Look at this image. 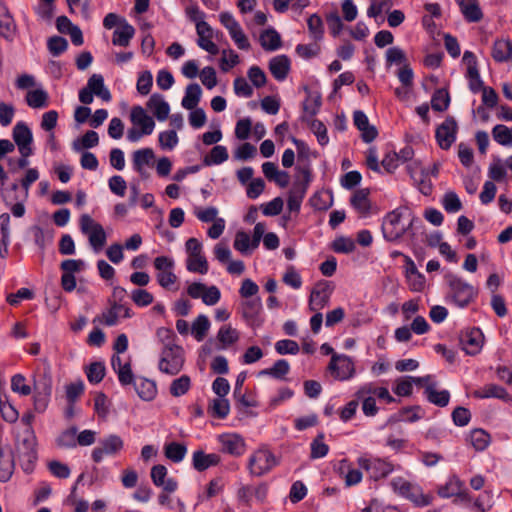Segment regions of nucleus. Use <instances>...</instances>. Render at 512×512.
<instances>
[{
	"label": "nucleus",
	"mask_w": 512,
	"mask_h": 512,
	"mask_svg": "<svg viewBox=\"0 0 512 512\" xmlns=\"http://www.w3.org/2000/svg\"><path fill=\"white\" fill-rule=\"evenodd\" d=\"M405 278L411 291L422 292L425 289V276L418 271L414 261L408 256L405 257Z\"/></svg>",
	"instance_id": "nucleus-19"
},
{
	"label": "nucleus",
	"mask_w": 512,
	"mask_h": 512,
	"mask_svg": "<svg viewBox=\"0 0 512 512\" xmlns=\"http://www.w3.org/2000/svg\"><path fill=\"white\" fill-rule=\"evenodd\" d=\"M239 339V331L233 328L231 325H223L218 330L217 340L220 343V349H228L232 345L236 344Z\"/></svg>",
	"instance_id": "nucleus-36"
},
{
	"label": "nucleus",
	"mask_w": 512,
	"mask_h": 512,
	"mask_svg": "<svg viewBox=\"0 0 512 512\" xmlns=\"http://www.w3.org/2000/svg\"><path fill=\"white\" fill-rule=\"evenodd\" d=\"M133 384L136 393L141 399L150 401L156 396L157 389L154 381L146 378H138L135 379Z\"/></svg>",
	"instance_id": "nucleus-40"
},
{
	"label": "nucleus",
	"mask_w": 512,
	"mask_h": 512,
	"mask_svg": "<svg viewBox=\"0 0 512 512\" xmlns=\"http://www.w3.org/2000/svg\"><path fill=\"white\" fill-rule=\"evenodd\" d=\"M157 338L163 344L159 369L167 374L178 373L183 364V349L175 343L173 330L161 327L156 332Z\"/></svg>",
	"instance_id": "nucleus-2"
},
{
	"label": "nucleus",
	"mask_w": 512,
	"mask_h": 512,
	"mask_svg": "<svg viewBox=\"0 0 512 512\" xmlns=\"http://www.w3.org/2000/svg\"><path fill=\"white\" fill-rule=\"evenodd\" d=\"M219 21L239 50L249 51L251 49L248 36L238 20L230 12H221L219 14Z\"/></svg>",
	"instance_id": "nucleus-7"
},
{
	"label": "nucleus",
	"mask_w": 512,
	"mask_h": 512,
	"mask_svg": "<svg viewBox=\"0 0 512 512\" xmlns=\"http://www.w3.org/2000/svg\"><path fill=\"white\" fill-rule=\"evenodd\" d=\"M220 452L232 457H241L247 451L245 438L236 432H223L216 436Z\"/></svg>",
	"instance_id": "nucleus-10"
},
{
	"label": "nucleus",
	"mask_w": 512,
	"mask_h": 512,
	"mask_svg": "<svg viewBox=\"0 0 512 512\" xmlns=\"http://www.w3.org/2000/svg\"><path fill=\"white\" fill-rule=\"evenodd\" d=\"M147 108L159 120L164 121L167 119L170 111L169 104L164 100L160 94H153L147 102Z\"/></svg>",
	"instance_id": "nucleus-32"
},
{
	"label": "nucleus",
	"mask_w": 512,
	"mask_h": 512,
	"mask_svg": "<svg viewBox=\"0 0 512 512\" xmlns=\"http://www.w3.org/2000/svg\"><path fill=\"white\" fill-rule=\"evenodd\" d=\"M131 122L134 125L140 126L145 135H150L155 127L153 118L147 115L146 111L141 106H135L130 114Z\"/></svg>",
	"instance_id": "nucleus-29"
},
{
	"label": "nucleus",
	"mask_w": 512,
	"mask_h": 512,
	"mask_svg": "<svg viewBox=\"0 0 512 512\" xmlns=\"http://www.w3.org/2000/svg\"><path fill=\"white\" fill-rule=\"evenodd\" d=\"M328 371L338 381L350 380L356 374L353 359L345 354H333L328 364Z\"/></svg>",
	"instance_id": "nucleus-11"
},
{
	"label": "nucleus",
	"mask_w": 512,
	"mask_h": 512,
	"mask_svg": "<svg viewBox=\"0 0 512 512\" xmlns=\"http://www.w3.org/2000/svg\"><path fill=\"white\" fill-rule=\"evenodd\" d=\"M98 143V133L93 130H89L80 139L75 140L72 146L75 151H80L82 149L93 148L97 146Z\"/></svg>",
	"instance_id": "nucleus-52"
},
{
	"label": "nucleus",
	"mask_w": 512,
	"mask_h": 512,
	"mask_svg": "<svg viewBox=\"0 0 512 512\" xmlns=\"http://www.w3.org/2000/svg\"><path fill=\"white\" fill-rule=\"evenodd\" d=\"M357 464L375 481L387 477L394 470V465L388 459L374 457L370 454L360 456L357 459Z\"/></svg>",
	"instance_id": "nucleus-6"
},
{
	"label": "nucleus",
	"mask_w": 512,
	"mask_h": 512,
	"mask_svg": "<svg viewBox=\"0 0 512 512\" xmlns=\"http://www.w3.org/2000/svg\"><path fill=\"white\" fill-rule=\"evenodd\" d=\"M484 334L480 328L473 327L465 330L460 337V344L466 354L474 356L481 352L484 345Z\"/></svg>",
	"instance_id": "nucleus-16"
},
{
	"label": "nucleus",
	"mask_w": 512,
	"mask_h": 512,
	"mask_svg": "<svg viewBox=\"0 0 512 512\" xmlns=\"http://www.w3.org/2000/svg\"><path fill=\"white\" fill-rule=\"evenodd\" d=\"M154 159V152L151 148H143L136 150L133 153V168L140 174L141 177L148 176L145 166H149Z\"/></svg>",
	"instance_id": "nucleus-31"
},
{
	"label": "nucleus",
	"mask_w": 512,
	"mask_h": 512,
	"mask_svg": "<svg viewBox=\"0 0 512 512\" xmlns=\"http://www.w3.org/2000/svg\"><path fill=\"white\" fill-rule=\"evenodd\" d=\"M77 428L71 427L63 431L60 436L56 439V443L62 448H74L77 445Z\"/></svg>",
	"instance_id": "nucleus-62"
},
{
	"label": "nucleus",
	"mask_w": 512,
	"mask_h": 512,
	"mask_svg": "<svg viewBox=\"0 0 512 512\" xmlns=\"http://www.w3.org/2000/svg\"><path fill=\"white\" fill-rule=\"evenodd\" d=\"M317 42L318 41L309 44H298L295 48L297 55L305 60H309L318 56L321 48Z\"/></svg>",
	"instance_id": "nucleus-61"
},
{
	"label": "nucleus",
	"mask_w": 512,
	"mask_h": 512,
	"mask_svg": "<svg viewBox=\"0 0 512 512\" xmlns=\"http://www.w3.org/2000/svg\"><path fill=\"white\" fill-rule=\"evenodd\" d=\"M282 281L295 290L302 286V277L293 265L287 266Z\"/></svg>",
	"instance_id": "nucleus-60"
},
{
	"label": "nucleus",
	"mask_w": 512,
	"mask_h": 512,
	"mask_svg": "<svg viewBox=\"0 0 512 512\" xmlns=\"http://www.w3.org/2000/svg\"><path fill=\"white\" fill-rule=\"evenodd\" d=\"M353 122L357 129L361 132V138L364 142L370 143L378 136L377 129L370 125L367 115L360 110L353 114Z\"/></svg>",
	"instance_id": "nucleus-25"
},
{
	"label": "nucleus",
	"mask_w": 512,
	"mask_h": 512,
	"mask_svg": "<svg viewBox=\"0 0 512 512\" xmlns=\"http://www.w3.org/2000/svg\"><path fill=\"white\" fill-rule=\"evenodd\" d=\"M240 63V56L233 49H223L219 60V67L222 72H229Z\"/></svg>",
	"instance_id": "nucleus-47"
},
{
	"label": "nucleus",
	"mask_w": 512,
	"mask_h": 512,
	"mask_svg": "<svg viewBox=\"0 0 512 512\" xmlns=\"http://www.w3.org/2000/svg\"><path fill=\"white\" fill-rule=\"evenodd\" d=\"M220 456L216 453L206 454L202 451L194 452V469L203 471L209 467L218 465Z\"/></svg>",
	"instance_id": "nucleus-43"
},
{
	"label": "nucleus",
	"mask_w": 512,
	"mask_h": 512,
	"mask_svg": "<svg viewBox=\"0 0 512 512\" xmlns=\"http://www.w3.org/2000/svg\"><path fill=\"white\" fill-rule=\"evenodd\" d=\"M456 131L457 124L454 119L448 118L446 119L437 129H436V140L440 148L447 150L451 147V145L456 140Z\"/></svg>",
	"instance_id": "nucleus-18"
},
{
	"label": "nucleus",
	"mask_w": 512,
	"mask_h": 512,
	"mask_svg": "<svg viewBox=\"0 0 512 512\" xmlns=\"http://www.w3.org/2000/svg\"><path fill=\"white\" fill-rule=\"evenodd\" d=\"M52 393V377L45 372L34 382V408L37 412H44L48 406Z\"/></svg>",
	"instance_id": "nucleus-14"
},
{
	"label": "nucleus",
	"mask_w": 512,
	"mask_h": 512,
	"mask_svg": "<svg viewBox=\"0 0 512 512\" xmlns=\"http://www.w3.org/2000/svg\"><path fill=\"white\" fill-rule=\"evenodd\" d=\"M120 310H124V318L132 317L131 309L117 302H111V307L107 311L102 313V322L107 326H114L118 322Z\"/></svg>",
	"instance_id": "nucleus-34"
},
{
	"label": "nucleus",
	"mask_w": 512,
	"mask_h": 512,
	"mask_svg": "<svg viewBox=\"0 0 512 512\" xmlns=\"http://www.w3.org/2000/svg\"><path fill=\"white\" fill-rule=\"evenodd\" d=\"M196 217L203 223H211L207 229V236L211 239H218L224 232L226 221L218 216L216 207L198 208L194 211Z\"/></svg>",
	"instance_id": "nucleus-13"
},
{
	"label": "nucleus",
	"mask_w": 512,
	"mask_h": 512,
	"mask_svg": "<svg viewBox=\"0 0 512 512\" xmlns=\"http://www.w3.org/2000/svg\"><path fill=\"white\" fill-rule=\"evenodd\" d=\"M277 464L275 455L266 447L255 450L248 459V470L253 476H262Z\"/></svg>",
	"instance_id": "nucleus-9"
},
{
	"label": "nucleus",
	"mask_w": 512,
	"mask_h": 512,
	"mask_svg": "<svg viewBox=\"0 0 512 512\" xmlns=\"http://www.w3.org/2000/svg\"><path fill=\"white\" fill-rule=\"evenodd\" d=\"M48 93L43 89L28 91L26 95L27 105L33 109H41L48 106Z\"/></svg>",
	"instance_id": "nucleus-45"
},
{
	"label": "nucleus",
	"mask_w": 512,
	"mask_h": 512,
	"mask_svg": "<svg viewBox=\"0 0 512 512\" xmlns=\"http://www.w3.org/2000/svg\"><path fill=\"white\" fill-rule=\"evenodd\" d=\"M210 409L213 417L224 419L230 412L229 401L225 398L218 397L212 401Z\"/></svg>",
	"instance_id": "nucleus-58"
},
{
	"label": "nucleus",
	"mask_w": 512,
	"mask_h": 512,
	"mask_svg": "<svg viewBox=\"0 0 512 512\" xmlns=\"http://www.w3.org/2000/svg\"><path fill=\"white\" fill-rule=\"evenodd\" d=\"M476 398L486 399V398H497L503 400L505 402H510L512 400L510 394L507 392L505 388L497 384H487L474 392Z\"/></svg>",
	"instance_id": "nucleus-30"
},
{
	"label": "nucleus",
	"mask_w": 512,
	"mask_h": 512,
	"mask_svg": "<svg viewBox=\"0 0 512 512\" xmlns=\"http://www.w3.org/2000/svg\"><path fill=\"white\" fill-rule=\"evenodd\" d=\"M331 248L336 253L349 254L356 249V244L351 237L340 236L332 242Z\"/></svg>",
	"instance_id": "nucleus-57"
},
{
	"label": "nucleus",
	"mask_w": 512,
	"mask_h": 512,
	"mask_svg": "<svg viewBox=\"0 0 512 512\" xmlns=\"http://www.w3.org/2000/svg\"><path fill=\"white\" fill-rule=\"evenodd\" d=\"M491 57L496 63L512 61V41L509 38H496L491 47Z\"/></svg>",
	"instance_id": "nucleus-23"
},
{
	"label": "nucleus",
	"mask_w": 512,
	"mask_h": 512,
	"mask_svg": "<svg viewBox=\"0 0 512 512\" xmlns=\"http://www.w3.org/2000/svg\"><path fill=\"white\" fill-rule=\"evenodd\" d=\"M369 194L368 189H358L351 196L350 204L360 217H367L370 214L371 201Z\"/></svg>",
	"instance_id": "nucleus-26"
},
{
	"label": "nucleus",
	"mask_w": 512,
	"mask_h": 512,
	"mask_svg": "<svg viewBox=\"0 0 512 512\" xmlns=\"http://www.w3.org/2000/svg\"><path fill=\"white\" fill-rule=\"evenodd\" d=\"M261 309L262 304L260 299H249L244 301L242 304L243 316L251 323L258 320Z\"/></svg>",
	"instance_id": "nucleus-49"
},
{
	"label": "nucleus",
	"mask_w": 512,
	"mask_h": 512,
	"mask_svg": "<svg viewBox=\"0 0 512 512\" xmlns=\"http://www.w3.org/2000/svg\"><path fill=\"white\" fill-rule=\"evenodd\" d=\"M458 4L464 19L469 23L480 22L483 18V12L478 0H455Z\"/></svg>",
	"instance_id": "nucleus-28"
},
{
	"label": "nucleus",
	"mask_w": 512,
	"mask_h": 512,
	"mask_svg": "<svg viewBox=\"0 0 512 512\" xmlns=\"http://www.w3.org/2000/svg\"><path fill=\"white\" fill-rule=\"evenodd\" d=\"M210 326L211 323L207 316L198 315L194 320V338L197 341H202L206 337Z\"/></svg>",
	"instance_id": "nucleus-59"
},
{
	"label": "nucleus",
	"mask_w": 512,
	"mask_h": 512,
	"mask_svg": "<svg viewBox=\"0 0 512 512\" xmlns=\"http://www.w3.org/2000/svg\"><path fill=\"white\" fill-rule=\"evenodd\" d=\"M135 29L127 22L122 21V25L118 27L112 37V43L116 46L127 47L130 44L131 39L134 37Z\"/></svg>",
	"instance_id": "nucleus-35"
},
{
	"label": "nucleus",
	"mask_w": 512,
	"mask_h": 512,
	"mask_svg": "<svg viewBox=\"0 0 512 512\" xmlns=\"http://www.w3.org/2000/svg\"><path fill=\"white\" fill-rule=\"evenodd\" d=\"M409 64L405 51L399 46L389 47L385 52V65L390 68L393 65L400 67Z\"/></svg>",
	"instance_id": "nucleus-42"
},
{
	"label": "nucleus",
	"mask_w": 512,
	"mask_h": 512,
	"mask_svg": "<svg viewBox=\"0 0 512 512\" xmlns=\"http://www.w3.org/2000/svg\"><path fill=\"white\" fill-rule=\"evenodd\" d=\"M167 468L164 465L158 464L151 468V479L154 485L162 487L164 491L172 493L177 489L175 480L168 478Z\"/></svg>",
	"instance_id": "nucleus-27"
},
{
	"label": "nucleus",
	"mask_w": 512,
	"mask_h": 512,
	"mask_svg": "<svg viewBox=\"0 0 512 512\" xmlns=\"http://www.w3.org/2000/svg\"><path fill=\"white\" fill-rule=\"evenodd\" d=\"M416 377L406 376L395 380L393 392L400 397H408L413 392Z\"/></svg>",
	"instance_id": "nucleus-51"
},
{
	"label": "nucleus",
	"mask_w": 512,
	"mask_h": 512,
	"mask_svg": "<svg viewBox=\"0 0 512 512\" xmlns=\"http://www.w3.org/2000/svg\"><path fill=\"white\" fill-rule=\"evenodd\" d=\"M414 381L415 385L424 389V395L430 403L438 407H445L448 405L450 400L449 391L438 390L437 384L432 376L427 375L422 378H415Z\"/></svg>",
	"instance_id": "nucleus-12"
},
{
	"label": "nucleus",
	"mask_w": 512,
	"mask_h": 512,
	"mask_svg": "<svg viewBox=\"0 0 512 512\" xmlns=\"http://www.w3.org/2000/svg\"><path fill=\"white\" fill-rule=\"evenodd\" d=\"M228 157V150L225 146L215 145L203 156V165L207 167L220 165L227 161Z\"/></svg>",
	"instance_id": "nucleus-41"
},
{
	"label": "nucleus",
	"mask_w": 512,
	"mask_h": 512,
	"mask_svg": "<svg viewBox=\"0 0 512 512\" xmlns=\"http://www.w3.org/2000/svg\"><path fill=\"white\" fill-rule=\"evenodd\" d=\"M220 298L221 292L217 286L194 282V299H201L205 305L214 306Z\"/></svg>",
	"instance_id": "nucleus-22"
},
{
	"label": "nucleus",
	"mask_w": 512,
	"mask_h": 512,
	"mask_svg": "<svg viewBox=\"0 0 512 512\" xmlns=\"http://www.w3.org/2000/svg\"><path fill=\"white\" fill-rule=\"evenodd\" d=\"M289 372V362L285 359H279L271 367L259 371L258 376H270L277 380H285Z\"/></svg>",
	"instance_id": "nucleus-39"
},
{
	"label": "nucleus",
	"mask_w": 512,
	"mask_h": 512,
	"mask_svg": "<svg viewBox=\"0 0 512 512\" xmlns=\"http://www.w3.org/2000/svg\"><path fill=\"white\" fill-rule=\"evenodd\" d=\"M0 413L4 421L14 423L18 420L19 412L10 403L9 397L6 393L0 392Z\"/></svg>",
	"instance_id": "nucleus-44"
},
{
	"label": "nucleus",
	"mask_w": 512,
	"mask_h": 512,
	"mask_svg": "<svg viewBox=\"0 0 512 512\" xmlns=\"http://www.w3.org/2000/svg\"><path fill=\"white\" fill-rule=\"evenodd\" d=\"M304 188H293L288 195L287 207L290 213L298 214L305 196Z\"/></svg>",
	"instance_id": "nucleus-56"
},
{
	"label": "nucleus",
	"mask_w": 512,
	"mask_h": 512,
	"mask_svg": "<svg viewBox=\"0 0 512 512\" xmlns=\"http://www.w3.org/2000/svg\"><path fill=\"white\" fill-rule=\"evenodd\" d=\"M393 491L401 497L411 501L415 506L425 507L432 503V494H425L422 488L402 477H395L390 481Z\"/></svg>",
	"instance_id": "nucleus-5"
},
{
	"label": "nucleus",
	"mask_w": 512,
	"mask_h": 512,
	"mask_svg": "<svg viewBox=\"0 0 512 512\" xmlns=\"http://www.w3.org/2000/svg\"><path fill=\"white\" fill-rule=\"evenodd\" d=\"M437 493L442 498L456 496L460 501L470 503L472 498L469 492L464 488V483L456 475H451L445 484L440 485Z\"/></svg>",
	"instance_id": "nucleus-15"
},
{
	"label": "nucleus",
	"mask_w": 512,
	"mask_h": 512,
	"mask_svg": "<svg viewBox=\"0 0 512 512\" xmlns=\"http://www.w3.org/2000/svg\"><path fill=\"white\" fill-rule=\"evenodd\" d=\"M329 300V292L326 285H317L311 292L309 308L312 311L323 309Z\"/></svg>",
	"instance_id": "nucleus-38"
},
{
	"label": "nucleus",
	"mask_w": 512,
	"mask_h": 512,
	"mask_svg": "<svg viewBox=\"0 0 512 512\" xmlns=\"http://www.w3.org/2000/svg\"><path fill=\"white\" fill-rule=\"evenodd\" d=\"M470 441L476 450L482 451L488 446L490 436L482 429H475L470 434Z\"/></svg>",
	"instance_id": "nucleus-63"
},
{
	"label": "nucleus",
	"mask_w": 512,
	"mask_h": 512,
	"mask_svg": "<svg viewBox=\"0 0 512 512\" xmlns=\"http://www.w3.org/2000/svg\"><path fill=\"white\" fill-rule=\"evenodd\" d=\"M418 224L421 220L408 207L400 206L383 217L381 230L386 241L396 242L404 236H413Z\"/></svg>",
	"instance_id": "nucleus-1"
},
{
	"label": "nucleus",
	"mask_w": 512,
	"mask_h": 512,
	"mask_svg": "<svg viewBox=\"0 0 512 512\" xmlns=\"http://www.w3.org/2000/svg\"><path fill=\"white\" fill-rule=\"evenodd\" d=\"M86 87L97 97L103 101H110L112 96L108 88L104 84V78L101 74H93L88 79Z\"/></svg>",
	"instance_id": "nucleus-37"
},
{
	"label": "nucleus",
	"mask_w": 512,
	"mask_h": 512,
	"mask_svg": "<svg viewBox=\"0 0 512 512\" xmlns=\"http://www.w3.org/2000/svg\"><path fill=\"white\" fill-rule=\"evenodd\" d=\"M80 229L83 234L88 236L89 244L94 252H100L107 241L102 225L96 222L90 215L83 214L80 218Z\"/></svg>",
	"instance_id": "nucleus-8"
},
{
	"label": "nucleus",
	"mask_w": 512,
	"mask_h": 512,
	"mask_svg": "<svg viewBox=\"0 0 512 512\" xmlns=\"http://www.w3.org/2000/svg\"><path fill=\"white\" fill-rule=\"evenodd\" d=\"M358 403L361 402V409L365 416L374 417L379 412L376 399L386 404L396 402V399L390 394L387 387L378 386L374 382H368L361 385L356 393Z\"/></svg>",
	"instance_id": "nucleus-3"
},
{
	"label": "nucleus",
	"mask_w": 512,
	"mask_h": 512,
	"mask_svg": "<svg viewBox=\"0 0 512 512\" xmlns=\"http://www.w3.org/2000/svg\"><path fill=\"white\" fill-rule=\"evenodd\" d=\"M164 453L169 460L178 463L185 457L187 447L177 442H171L165 445Z\"/></svg>",
	"instance_id": "nucleus-55"
},
{
	"label": "nucleus",
	"mask_w": 512,
	"mask_h": 512,
	"mask_svg": "<svg viewBox=\"0 0 512 512\" xmlns=\"http://www.w3.org/2000/svg\"><path fill=\"white\" fill-rule=\"evenodd\" d=\"M12 136L21 156L32 155L33 136L30 128L25 123L18 122L13 128Z\"/></svg>",
	"instance_id": "nucleus-17"
},
{
	"label": "nucleus",
	"mask_w": 512,
	"mask_h": 512,
	"mask_svg": "<svg viewBox=\"0 0 512 512\" xmlns=\"http://www.w3.org/2000/svg\"><path fill=\"white\" fill-rule=\"evenodd\" d=\"M259 43L265 51H276L281 48L282 40L280 34L274 28H267L259 35Z\"/></svg>",
	"instance_id": "nucleus-33"
},
{
	"label": "nucleus",
	"mask_w": 512,
	"mask_h": 512,
	"mask_svg": "<svg viewBox=\"0 0 512 512\" xmlns=\"http://www.w3.org/2000/svg\"><path fill=\"white\" fill-rule=\"evenodd\" d=\"M442 205L446 212L456 213L462 209L460 198L455 192L449 191L445 193L442 199Z\"/></svg>",
	"instance_id": "nucleus-64"
},
{
	"label": "nucleus",
	"mask_w": 512,
	"mask_h": 512,
	"mask_svg": "<svg viewBox=\"0 0 512 512\" xmlns=\"http://www.w3.org/2000/svg\"><path fill=\"white\" fill-rule=\"evenodd\" d=\"M336 471L348 487L359 484L363 478L361 470L355 468L348 459L340 460L336 466Z\"/></svg>",
	"instance_id": "nucleus-21"
},
{
	"label": "nucleus",
	"mask_w": 512,
	"mask_h": 512,
	"mask_svg": "<svg viewBox=\"0 0 512 512\" xmlns=\"http://www.w3.org/2000/svg\"><path fill=\"white\" fill-rule=\"evenodd\" d=\"M450 104V96L447 90L437 89L431 98V107L434 111H446Z\"/></svg>",
	"instance_id": "nucleus-53"
},
{
	"label": "nucleus",
	"mask_w": 512,
	"mask_h": 512,
	"mask_svg": "<svg viewBox=\"0 0 512 512\" xmlns=\"http://www.w3.org/2000/svg\"><path fill=\"white\" fill-rule=\"evenodd\" d=\"M445 281L448 286L447 299L457 307H468L477 298V289L461 277L450 273L445 276Z\"/></svg>",
	"instance_id": "nucleus-4"
},
{
	"label": "nucleus",
	"mask_w": 512,
	"mask_h": 512,
	"mask_svg": "<svg viewBox=\"0 0 512 512\" xmlns=\"http://www.w3.org/2000/svg\"><path fill=\"white\" fill-rule=\"evenodd\" d=\"M268 68L275 80L284 81L291 70V61L287 55H277L269 60Z\"/></svg>",
	"instance_id": "nucleus-24"
},
{
	"label": "nucleus",
	"mask_w": 512,
	"mask_h": 512,
	"mask_svg": "<svg viewBox=\"0 0 512 512\" xmlns=\"http://www.w3.org/2000/svg\"><path fill=\"white\" fill-rule=\"evenodd\" d=\"M196 31L198 34V45L211 55L219 53L218 46L214 43V30L204 21L196 23Z\"/></svg>",
	"instance_id": "nucleus-20"
},
{
	"label": "nucleus",
	"mask_w": 512,
	"mask_h": 512,
	"mask_svg": "<svg viewBox=\"0 0 512 512\" xmlns=\"http://www.w3.org/2000/svg\"><path fill=\"white\" fill-rule=\"evenodd\" d=\"M307 26L310 36L314 41L322 40L324 36V25L322 18L318 14H312L307 19Z\"/></svg>",
	"instance_id": "nucleus-54"
},
{
	"label": "nucleus",
	"mask_w": 512,
	"mask_h": 512,
	"mask_svg": "<svg viewBox=\"0 0 512 512\" xmlns=\"http://www.w3.org/2000/svg\"><path fill=\"white\" fill-rule=\"evenodd\" d=\"M330 448L328 444L325 443V435L323 433H319L310 444V459H320L324 458Z\"/></svg>",
	"instance_id": "nucleus-46"
},
{
	"label": "nucleus",
	"mask_w": 512,
	"mask_h": 512,
	"mask_svg": "<svg viewBox=\"0 0 512 512\" xmlns=\"http://www.w3.org/2000/svg\"><path fill=\"white\" fill-rule=\"evenodd\" d=\"M15 469L14 459L11 455L5 456L3 449L0 447V481L8 482Z\"/></svg>",
	"instance_id": "nucleus-50"
},
{
	"label": "nucleus",
	"mask_w": 512,
	"mask_h": 512,
	"mask_svg": "<svg viewBox=\"0 0 512 512\" xmlns=\"http://www.w3.org/2000/svg\"><path fill=\"white\" fill-rule=\"evenodd\" d=\"M492 137L499 145L512 147V128L498 124L492 129Z\"/></svg>",
	"instance_id": "nucleus-48"
}]
</instances>
